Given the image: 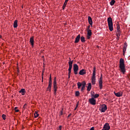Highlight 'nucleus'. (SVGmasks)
<instances>
[{"mask_svg":"<svg viewBox=\"0 0 130 130\" xmlns=\"http://www.w3.org/2000/svg\"><path fill=\"white\" fill-rule=\"evenodd\" d=\"M91 36H92V30H91V29H88L87 30V39H90V38H91Z\"/></svg>","mask_w":130,"mask_h":130,"instance_id":"nucleus-10","label":"nucleus"},{"mask_svg":"<svg viewBox=\"0 0 130 130\" xmlns=\"http://www.w3.org/2000/svg\"><path fill=\"white\" fill-rule=\"evenodd\" d=\"M80 40L82 43L86 42V40H85V37L84 36H82L80 37Z\"/></svg>","mask_w":130,"mask_h":130,"instance_id":"nucleus-21","label":"nucleus"},{"mask_svg":"<svg viewBox=\"0 0 130 130\" xmlns=\"http://www.w3.org/2000/svg\"><path fill=\"white\" fill-rule=\"evenodd\" d=\"M29 42L32 46H34V37H32L30 38Z\"/></svg>","mask_w":130,"mask_h":130,"instance_id":"nucleus-16","label":"nucleus"},{"mask_svg":"<svg viewBox=\"0 0 130 130\" xmlns=\"http://www.w3.org/2000/svg\"><path fill=\"white\" fill-rule=\"evenodd\" d=\"M79 104H80V102H77V104H76V108H78V106H79Z\"/></svg>","mask_w":130,"mask_h":130,"instance_id":"nucleus-33","label":"nucleus"},{"mask_svg":"<svg viewBox=\"0 0 130 130\" xmlns=\"http://www.w3.org/2000/svg\"><path fill=\"white\" fill-rule=\"evenodd\" d=\"M6 117H7V116H6V115L3 114V115H2V118H3V119L4 120H6Z\"/></svg>","mask_w":130,"mask_h":130,"instance_id":"nucleus-31","label":"nucleus"},{"mask_svg":"<svg viewBox=\"0 0 130 130\" xmlns=\"http://www.w3.org/2000/svg\"><path fill=\"white\" fill-rule=\"evenodd\" d=\"M100 110L101 112H105L107 110V106L105 104H103L101 107L100 108Z\"/></svg>","mask_w":130,"mask_h":130,"instance_id":"nucleus-6","label":"nucleus"},{"mask_svg":"<svg viewBox=\"0 0 130 130\" xmlns=\"http://www.w3.org/2000/svg\"><path fill=\"white\" fill-rule=\"evenodd\" d=\"M74 62V60H70L69 61V67H73V63Z\"/></svg>","mask_w":130,"mask_h":130,"instance_id":"nucleus-25","label":"nucleus"},{"mask_svg":"<svg viewBox=\"0 0 130 130\" xmlns=\"http://www.w3.org/2000/svg\"><path fill=\"white\" fill-rule=\"evenodd\" d=\"M107 21L110 31H113V22H112V18L111 17H109Z\"/></svg>","mask_w":130,"mask_h":130,"instance_id":"nucleus-2","label":"nucleus"},{"mask_svg":"<svg viewBox=\"0 0 130 130\" xmlns=\"http://www.w3.org/2000/svg\"><path fill=\"white\" fill-rule=\"evenodd\" d=\"M26 105H27L25 104V105H24L23 108H26Z\"/></svg>","mask_w":130,"mask_h":130,"instance_id":"nucleus-39","label":"nucleus"},{"mask_svg":"<svg viewBox=\"0 0 130 130\" xmlns=\"http://www.w3.org/2000/svg\"><path fill=\"white\" fill-rule=\"evenodd\" d=\"M116 35L118 38V37H119L121 35L120 30H117V32H116Z\"/></svg>","mask_w":130,"mask_h":130,"instance_id":"nucleus-23","label":"nucleus"},{"mask_svg":"<svg viewBox=\"0 0 130 130\" xmlns=\"http://www.w3.org/2000/svg\"><path fill=\"white\" fill-rule=\"evenodd\" d=\"M72 68H73V67L69 66V70H68L69 74H71V73H72Z\"/></svg>","mask_w":130,"mask_h":130,"instance_id":"nucleus-28","label":"nucleus"},{"mask_svg":"<svg viewBox=\"0 0 130 130\" xmlns=\"http://www.w3.org/2000/svg\"><path fill=\"white\" fill-rule=\"evenodd\" d=\"M34 115H35V118H37V117H38V116H39V114L38 113H37V112H35V113H34Z\"/></svg>","mask_w":130,"mask_h":130,"instance_id":"nucleus-27","label":"nucleus"},{"mask_svg":"<svg viewBox=\"0 0 130 130\" xmlns=\"http://www.w3.org/2000/svg\"><path fill=\"white\" fill-rule=\"evenodd\" d=\"M80 39H81V35L79 34L76 38L74 43H79L80 42Z\"/></svg>","mask_w":130,"mask_h":130,"instance_id":"nucleus-11","label":"nucleus"},{"mask_svg":"<svg viewBox=\"0 0 130 130\" xmlns=\"http://www.w3.org/2000/svg\"><path fill=\"white\" fill-rule=\"evenodd\" d=\"M91 87H92V85H91V83H88V85L87 86V89L88 92H90V91L91 90Z\"/></svg>","mask_w":130,"mask_h":130,"instance_id":"nucleus-22","label":"nucleus"},{"mask_svg":"<svg viewBox=\"0 0 130 130\" xmlns=\"http://www.w3.org/2000/svg\"><path fill=\"white\" fill-rule=\"evenodd\" d=\"M75 96H76V97L80 96V92L79 91L75 92Z\"/></svg>","mask_w":130,"mask_h":130,"instance_id":"nucleus-26","label":"nucleus"},{"mask_svg":"<svg viewBox=\"0 0 130 130\" xmlns=\"http://www.w3.org/2000/svg\"><path fill=\"white\" fill-rule=\"evenodd\" d=\"M114 94L116 97H121L122 96V92L119 91L118 92H114Z\"/></svg>","mask_w":130,"mask_h":130,"instance_id":"nucleus-13","label":"nucleus"},{"mask_svg":"<svg viewBox=\"0 0 130 130\" xmlns=\"http://www.w3.org/2000/svg\"><path fill=\"white\" fill-rule=\"evenodd\" d=\"M73 68L75 75H78V71H79V66H78V64H74Z\"/></svg>","mask_w":130,"mask_h":130,"instance_id":"nucleus-7","label":"nucleus"},{"mask_svg":"<svg viewBox=\"0 0 130 130\" xmlns=\"http://www.w3.org/2000/svg\"><path fill=\"white\" fill-rule=\"evenodd\" d=\"M98 97H99V94H95L92 98H98Z\"/></svg>","mask_w":130,"mask_h":130,"instance_id":"nucleus-30","label":"nucleus"},{"mask_svg":"<svg viewBox=\"0 0 130 130\" xmlns=\"http://www.w3.org/2000/svg\"><path fill=\"white\" fill-rule=\"evenodd\" d=\"M116 39H117L118 41L119 40V37H117V38H116Z\"/></svg>","mask_w":130,"mask_h":130,"instance_id":"nucleus-38","label":"nucleus"},{"mask_svg":"<svg viewBox=\"0 0 130 130\" xmlns=\"http://www.w3.org/2000/svg\"><path fill=\"white\" fill-rule=\"evenodd\" d=\"M115 4V0H111V2H110V5L111 6H114Z\"/></svg>","mask_w":130,"mask_h":130,"instance_id":"nucleus-24","label":"nucleus"},{"mask_svg":"<svg viewBox=\"0 0 130 130\" xmlns=\"http://www.w3.org/2000/svg\"><path fill=\"white\" fill-rule=\"evenodd\" d=\"M79 74V75L83 76L84 75H86V71L85 70V69H82L80 71Z\"/></svg>","mask_w":130,"mask_h":130,"instance_id":"nucleus-14","label":"nucleus"},{"mask_svg":"<svg viewBox=\"0 0 130 130\" xmlns=\"http://www.w3.org/2000/svg\"><path fill=\"white\" fill-rule=\"evenodd\" d=\"M61 127H62L61 126H59V129L61 130Z\"/></svg>","mask_w":130,"mask_h":130,"instance_id":"nucleus-37","label":"nucleus"},{"mask_svg":"<svg viewBox=\"0 0 130 130\" xmlns=\"http://www.w3.org/2000/svg\"><path fill=\"white\" fill-rule=\"evenodd\" d=\"M126 47H127V44H126V43H125L123 47V54H124V53H125V51H126Z\"/></svg>","mask_w":130,"mask_h":130,"instance_id":"nucleus-17","label":"nucleus"},{"mask_svg":"<svg viewBox=\"0 0 130 130\" xmlns=\"http://www.w3.org/2000/svg\"><path fill=\"white\" fill-rule=\"evenodd\" d=\"M71 115H72V114H70L69 116H68V117H70L71 116Z\"/></svg>","mask_w":130,"mask_h":130,"instance_id":"nucleus-41","label":"nucleus"},{"mask_svg":"<svg viewBox=\"0 0 130 130\" xmlns=\"http://www.w3.org/2000/svg\"><path fill=\"white\" fill-rule=\"evenodd\" d=\"M17 108H18L15 107L14 109V110H15V112H19V110H17Z\"/></svg>","mask_w":130,"mask_h":130,"instance_id":"nucleus-34","label":"nucleus"},{"mask_svg":"<svg viewBox=\"0 0 130 130\" xmlns=\"http://www.w3.org/2000/svg\"><path fill=\"white\" fill-rule=\"evenodd\" d=\"M69 2V0H66L64 3V4L62 6V10H64V9L66 8V7L67 6V5L68 4V2Z\"/></svg>","mask_w":130,"mask_h":130,"instance_id":"nucleus-19","label":"nucleus"},{"mask_svg":"<svg viewBox=\"0 0 130 130\" xmlns=\"http://www.w3.org/2000/svg\"><path fill=\"white\" fill-rule=\"evenodd\" d=\"M68 76H69V79H70V78H71V73H68Z\"/></svg>","mask_w":130,"mask_h":130,"instance_id":"nucleus-35","label":"nucleus"},{"mask_svg":"<svg viewBox=\"0 0 130 130\" xmlns=\"http://www.w3.org/2000/svg\"><path fill=\"white\" fill-rule=\"evenodd\" d=\"M19 93H21V94L23 95H25L26 93V90H25L24 88H22L19 91Z\"/></svg>","mask_w":130,"mask_h":130,"instance_id":"nucleus-18","label":"nucleus"},{"mask_svg":"<svg viewBox=\"0 0 130 130\" xmlns=\"http://www.w3.org/2000/svg\"><path fill=\"white\" fill-rule=\"evenodd\" d=\"M95 95V92L94 91H91V96L92 97V98H93V97H94Z\"/></svg>","mask_w":130,"mask_h":130,"instance_id":"nucleus-29","label":"nucleus"},{"mask_svg":"<svg viewBox=\"0 0 130 130\" xmlns=\"http://www.w3.org/2000/svg\"><path fill=\"white\" fill-rule=\"evenodd\" d=\"M13 26L14 28H17L18 27V20H16L14 21Z\"/></svg>","mask_w":130,"mask_h":130,"instance_id":"nucleus-20","label":"nucleus"},{"mask_svg":"<svg viewBox=\"0 0 130 130\" xmlns=\"http://www.w3.org/2000/svg\"><path fill=\"white\" fill-rule=\"evenodd\" d=\"M91 83L92 85L96 84V67L93 68L92 76L91 78Z\"/></svg>","mask_w":130,"mask_h":130,"instance_id":"nucleus-3","label":"nucleus"},{"mask_svg":"<svg viewBox=\"0 0 130 130\" xmlns=\"http://www.w3.org/2000/svg\"><path fill=\"white\" fill-rule=\"evenodd\" d=\"M63 113H62V111L60 112V115H62Z\"/></svg>","mask_w":130,"mask_h":130,"instance_id":"nucleus-40","label":"nucleus"},{"mask_svg":"<svg viewBox=\"0 0 130 130\" xmlns=\"http://www.w3.org/2000/svg\"><path fill=\"white\" fill-rule=\"evenodd\" d=\"M102 79H103V77H102V74H101V77L100 78V80H99V86H100V89H102V84H103V81H102Z\"/></svg>","mask_w":130,"mask_h":130,"instance_id":"nucleus-12","label":"nucleus"},{"mask_svg":"<svg viewBox=\"0 0 130 130\" xmlns=\"http://www.w3.org/2000/svg\"><path fill=\"white\" fill-rule=\"evenodd\" d=\"M77 86L78 89H80L81 87H82L81 91H84V90H85V87H86V82L85 81H83L82 83L78 82L77 83Z\"/></svg>","mask_w":130,"mask_h":130,"instance_id":"nucleus-4","label":"nucleus"},{"mask_svg":"<svg viewBox=\"0 0 130 130\" xmlns=\"http://www.w3.org/2000/svg\"><path fill=\"white\" fill-rule=\"evenodd\" d=\"M89 102L91 104V105H96V100L94 99V98L89 99Z\"/></svg>","mask_w":130,"mask_h":130,"instance_id":"nucleus-9","label":"nucleus"},{"mask_svg":"<svg viewBox=\"0 0 130 130\" xmlns=\"http://www.w3.org/2000/svg\"><path fill=\"white\" fill-rule=\"evenodd\" d=\"M77 108H78L75 107L74 110H77Z\"/></svg>","mask_w":130,"mask_h":130,"instance_id":"nucleus-42","label":"nucleus"},{"mask_svg":"<svg viewBox=\"0 0 130 130\" xmlns=\"http://www.w3.org/2000/svg\"><path fill=\"white\" fill-rule=\"evenodd\" d=\"M88 22L91 25V27L93 26V21H92V17L91 16H88Z\"/></svg>","mask_w":130,"mask_h":130,"instance_id":"nucleus-15","label":"nucleus"},{"mask_svg":"<svg viewBox=\"0 0 130 130\" xmlns=\"http://www.w3.org/2000/svg\"><path fill=\"white\" fill-rule=\"evenodd\" d=\"M120 26H119V25L117 24V30L118 31V30H120Z\"/></svg>","mask_w":130,"mask_h":130,"instance_id":"nucleus-32","label":"nucleus"},{"mask_svg":"<svg viewBox=\"0 0 130 130\" xmlns=\"http://www.w3.org/2000/svg\"><path fill=\"white\" fill-rule=\"evenodd\" d=\"M52 81H51V76H50V78H49V85H48V87L47 88V90H48V91H49V92H50V91H51V85H52Z\"/></svg>","mask_w":130,"mask_h":130,"instance_id":"nucleus-8","label":"nucleus"},{"mask_svg":"<svg viewBox=\"0 0 130 130\" xmlns=\"http://www.w3.org/2000/svg\"><path fill=\"white\" fill-rule=\"evenodd\" d=\"M119 63V71L122 74H124L125 73V66L124 65V60L122 58L120 59Z\"/></svg>","mask_w":130,"mask_h":130,"instance_id":"nucleus-1","label":"nucleus"},{"mask_svg":"<svg viewBox=\"0 0 130 130\" xmlns=\"http://www.w3.org/2000/svg\"><path fill=\"white\" fill-rule=\"evenodd\" d=\"M54 94L56 95V91H57V86H56V77L54 78L53 82Z\"/></svg>","mask_w":130,"mask_h":130,"instance_id":"nucleus-5","label":"nucleus"},{"mask_svg":"<svg viewBox=\"0 0 130 130\" xmlns=\"http://www.w3.org/2000/svg\"><path fill=\"white\" fill-rule=\"evenodd\" d=\"M90 27H91L90 25L88 26L87 30H90Z\"/></svg>","mask_w":130,"mask_h":130,"instance_id":"nucleus-36","label":"nucleus"}]
</instances>
